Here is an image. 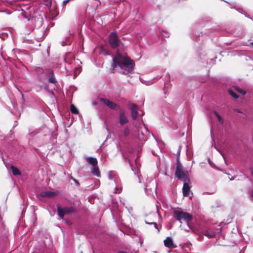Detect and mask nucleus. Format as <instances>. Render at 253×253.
I'll return each mask as SVG.
<instances>
[{"instance_id": "obj_1", "label": "nucleus", "mask_w": 253, "mask_h": 253, "mask_svg": "<svg viewBox=\"0 0 253 253\" xmlns=\"http://www.w3.org/2000/svg\"><path fill=\"white\" fill-rule=\"evenodd\" d=\"M117 66L122 70L125 68V70L120 71V73L125 75H128L133 73L135 63L133 60L127 56H123L120 50L117 49L116 55L112 57V67L114 69Z\"/></svg>"}, {"instance_id": "obj_2", "label": "nucleus", "mask_w": 253, "mask_h": 253, "mask_svg": "<svg viewBox=\"0 0 253 253\" xmlns=\"http://www.w3.org/2000/svg\"><path fill=\"white\" fill-rule=\"evenodd\" d=\"M30 6L27 5L23 4L21 2H17V15L21 19H25L27 21L30 20V15L27 10Z\"/></svg>"}, {"instance_id": "obj_3", "label": "nucleus", "mask_w": 253, "mask_h": 253, "mask_svg": "<svg viewBox=\"0 0 253 253\" xmlns=\"http://www.w3.org/2000/svg\"><path fill=\"white\" fill-rule=\"evenodd\" d=\"M173 217L180 223L182 220L186 222H189L193 219V215L189 212L175 210L173 212Z\"/></svg>"}, {"instance_id": "obj_4", "label": "nucleus", "mask_w": 253, "mask_h": 253, "mask_svg": "<svg viewBox=\"0 0 253 253\" xmlns=\"http://www.w3.org/2000/svg\"><path fill=\"white\" fill-rule=\"evenodd\" d=\"M108 42L110 47L114 49L117 48L122 43L116 30L111 32L109 34Z\"/></svg>"}, {"instance_id": "obj_5", "label": "nucleus", "mask_w": 253, "mask_h": 253, "mask_svg": "<svg viewBox=\"0 0 253 253\" xmlns=\"http://www.w3.org/2000/svg\"><path fill=\"white\" fill-rule=\"evenodd\" d=\"M191 187L190 179L183 181L182 192L184 197H188L189 195Z\"/></svg>"}, {"instance_id": "obj_6", "label": "nucleus", "mask_w": 253, "mask_h": 253, "mask_svg": "<svg viewBox=\"0 0 253 253\" xmlns=\"http://www.w3.org/2000/svg\"><path fill=\"white\" fill-rule=\"evenodd\" d=\"M28 175L26 172H22L20 169L17 168V182L20 184H22L27 178Z\"/></svg>"}, {"instance_id": "obj_7", "label": "nucleus", "mask_w": 253, "mask_h": 253, "mask_svg": "<svg viewBox=\"0 0 253 253\" xmlns=\"http://www.w3.org/2000/svg\"><path fill=\"white\" fill-rule=\"evenodd\" d=\"M46 76L48 77V82L49 83L56 84H57V80L56 79L54 72L51 70H48L45 72Z\"/></svg>"}, {"instance_id": "obj_8", "label": "nucleus", "mask_w": 253, "mask_h": 253, "mask_svg": "<svg viewBox=\"0 0 253 253\" xmlns=\"http://www.w3.org/2000/svg\"><path fill=\"white\" fill-rule=\"evenodd\" d=\"M119 122L121 126H123L128 122V120L126 116L125 112L123 110H121L120 111Z\"/></svg>"}, {"instance_id": "obj_9", "label": "nucleus", "mask_w": 253, "mask_h": 253, "mask_svg": "<svg viewBox=\"0 0 253 253\" xmlns=\"http://www.w3.org/2000/svg\"><path fill=\"white\" fill-rule=\"evenodd\" d=\"M102 100L106 106L111 109L117 110L120 109V107L117 104L112 101L107 99H102Z\"/></svg>"}, {"instance_id": "obj_10", "label": "nucleus", "mask_w": 253, "mask_h": 253, "mask_svg": "<svg viewBox=\"0 0 253 253\" xmlns=\"http://www.w3.org/2000/svg\"><path fill=\"white\" fill-rule=\"evenodd\" d=\"M186 171L183 170H175V175L179 179L182 180L183 181H186V179H190L187 176Z\"/></svg>"}, {"instance_id": "obj_11", "label": "nucleus", "mask_w": 253, "mask_h": 253, "mask_svg": "<svg viewBox=\"0 0 253 253\" xmlns=\"http://www.w3.org/2000/svg\"><path fill=\"white\" fill-rule=\"evenodd\" d=\"M131 110V117L132 120H135L137 118L138 112L137 111V106L134 103H132L130 106Z\"/></svg>"}, {"instance_id": "obj_12", "label": "nucleus", "mask_w": 253, "mask_h": 253, "mask_svg": "<svg viewBox=\"0 0 253 253\" xmlns=\"http://www.w3.org/2000/svg\"><path fill=\"white\" fill-rule=\"evenodd\" d=\"M164 245L169 248H173L176 247L174 245L172 238L171 237H168L165 240H164Z\"/></svg>"}, {"instance_id": "obj_13", "label": "nucleus", "mask_w": 253, "mask_h": 253, "mask_svg": "<svg viewBox=\"0 0 253 253\" xmlns=\"http://www.w3.org/2000/svg\"><path fill=\"white\" fill-rule=\"evenodd\" d=\"M40 195L42 198H52L56 195V193L54 191H45L40 193Z\"/></svg>"}, {"instance_id": "obj_14", "label": "nucleus", "mask_w": 253, "mask_h": 253, "mask_svg": "<svg viewBox=\"0 0 253 253\" xmlns=\"http://www.w3.org/2000/svg\"><path fill=\"white\" fill-rule=\"evenodd\" d=\"M62 209L64 210V212L66 213V214H71L72 213H75L77 211L76 208L73 206L65 207L64 208H62Z\"/></svg>"}, {"instance_id": "obj_15", "label": "nucleus", "mask_w": 253, "mask_h": 253, "mask_svg": "<svg viewBox=\"0 0 253 253\" xmlns=\"http://www.w3.org/2000/svg\"><path fill=\"white\" fill-rule=\"evenodd\" d=\"M91 171L92 174L93 175H95L98 177H100L101 176L100 172L97 165L91 166Z\"/></svg>"}, {"instance_id": "obj_16", "label": "nucleus", "mask_w": 253, "mask_h": 253, "mask_svg": "<svg viewBox=\"0 0 253 253\" xmlns=\"http://www.w3.org/2000/svg\"><path fill=\"white\" fill-rule=\"evenodd\" d=\"M47 129V128L45 127H42V128H40L39 129H36L33 131H31L30 129H29V133L28 135L31 137H34L36 134L41 133V130Z\"/></svg>"}, {"instance_id": "obj_17", "label": "nucleus", "mask_w": 253, "mask_h": 253, "mask_svg": "<svg viewBox=\"0 0 253 253\" xmlns=\"http://www.w3.org/2000/svg\"><path fill=\"white\" fill-rule=\"evenodd\" d=\"M88 164L91 165V166L97 165V160L96 158L92 157H88L86 158Z\"/></svg>"}, {"instance_id": "obj_18", "label": "nucleus", "mask_w": 253, "mask_h": 253, "mask_svg": "<svg viewBox=\"0 0 253 253\" xmlns=\"http://www.w3.org/2000/svg\"><path fill=\"white\" fill-rule=\"evenodd\" d=\"M57 211L58 215L62 219H64V217L66 213L64 212L62 208L59 206L57 207Z\"/></svg>"}, {"instance_id": "obj_19", "label": "nucleus", "mask_w": 253, "mask_h": 253, "mask_svg": "<svg viewBox=\"0 0 253 253\" xmlns=\"http://www.w3.org/2000/svg\"><path fill=\"white\" fill-rule=\"evenodd\" d=\"M203 234L208 237L209 239L214 238L215 236V232H213V233L210 234L207 230H203Z\"/></svg>"}, {"instance_id": "obj_20", "label": "nucleus", "mask_w": 253, "mask_h": 253, "mask_svg": "<svg viewBox=\"0 0 253 253\" xmlns=\"http://www.w3.org/2000/svg\"><path fill=\"white\" fill-rule=\"evenodd\" d=\"M176 167L175 170H182L183 167L180 161L179 158L178 157L176 160Z\"/></svg>"}, {"instance_id": "obj_21", "label": "nucleus", "mask_w": 253, "mask_h": 253, "mask_svg": "<svg viewBox=\"0 0 253 253\" xmlns=\"http://www.w3.org/2000/svg\"><path fill=\"white\" fill-rule=\"evenodd\" d=\"M70 111L73 114H78L79 113L78 109L73 104L70 105Z\"/></svg>"}, {"instance_id": "obj_22", "label": "nucleus", "mask_w": 253, "mask_h": 253, "mask_svg": "<svg viewBox=\"0 0 253 253\" xmlns=\"http://www.w3.org/2000/svg\"><path fill=\"white\" fill-rule=\"evenodd\" d=\"M214 114L218 119L219 124L221 125L223 124L224 123V120L221 116L220 115L219 113L216 111H214Z\"/></svg>"}, {"instance_id": "obj_23", "label": "nucleus", "mask_w": 253, "mask_h": 253, "mask_svg": "<svg viewBox=\"0 0 253 253\" xmlns=\"http://www.w3.org/2000/svg\"><path fill=\"white\" fill-rule=\"evenodd\" d=\"M5 166H6V167L7 168V169L8 170V171H9L10 170H11L13 175L16 176V167H15L13 165L9 166V165H6Z\"/></svg>"}, {"instance_id": "obj_24", "label": "nucleus", "mask_w": 253, "mask_h": 253, "mask_svg": "<svg viewBox=\"0 0 253 253\" xmlns=\"http://www.w3.org/2000/svg\"><path fill=\"white\" fill-rule=\"evenodd\" d=\"M200 34H202V35H203L204 34V32H200V33L197 32V33L196 34L195 36L192 37L193 40L195 41L196 42L199 41L200 40L198 38L199 37H200ZM204 34L207 35L208 34L206 32H204Z\"/></svg>"}, {"instance_id": "obj_25", "label": "nucleus", "mask_w": 253, "mask_h": 253, "mask_svg": "<svg viewBox=\"0 0 253 253\" xmlns=\"http://www.w3.org/2000/svg\"><path fill=\"white\" fill-rule=\"evenodd\" d=\"M229 94L235 99L239 98V95L232 89H229L228 90Z\"/></svg>"}, {"instance_id": "obj_26", "label": "nucleus", "mask_w": 253, "mask_h": 253, "mask_svg": "<svg viewBox=\"0 0 253 253\" xmlns=\"http://www.w3.org/2000/svg\"><path fill=\"white\" fill-rule=\"evenodd\" d=\"M17 97H20V99L22 100V101L24 100V95L22 93L21 91L19 89V88L17 87Z\"/></svg>"}, {"instance_id": "obj_27", "label": "nucleus", "mask_w": 253, "mask_h": 253, "mask_svg": "<svg viewBox=\"0 0 253 253\" xmlns=\"http://www.w3.org/2000/svg\"><path fill=\"white\" fill-rule=\"evenodd\" d=\"M235 89L239 93H241V94H242L243 95H245L247 93L246 91H245L238 87H236Z\"/></svg>"}, {"instance_id": "obj_28", "label": "nucleus", "mask_w": 253, "mask_h": 253, "mask_svg": "<svg viewBox=\"0 0 253 253\" xmlns=\"http://www.w3.org/2000/svg\"><path fill=\"white\" fill-rule=\"evenodd\" d=\"M101 53L104 56L110 55L111 54V53L109 51H108L104 49H101Z\"/></svg>"}, {"instance_id": "obj_29", "label": "nucleus", "mask_w": 253, "mask_h": 253, "mask_svg": "<svg viewBox=\"0 0 253 253\" xmlns=\"http://www.w3.org/2000/svg\"><path fill=\"white\" fill-rule=\"evenodd\" d=\"M129 129L128 127L127 126L124 129V135H125V136L127 137L129 135Z\"/></svg>"}, {"instance_id": "obj_30", "label": "nucleus", "mask_w": 253, "mask_h": 253, "mask_svg": "<svg viewBox=\"0 0 253 253\" xmlns=\"http://www.w3.org/2000/svg\"><path fill=\"white\" fill-rule=\"evenodd\" d=\"M161 33L162 35L165 38H169V34L167 32L162 31Z\"/></svg>"}, {"instance_id": "obj_31", "label": "nucleus", "mask_w": 253, "mask_h": 253, "mask_svg": "<svg viewBox=\"0 0 253 253\" xmlns=\"http://www.w3.org/2000/svg\"><path fill=\"white\" fill-rule=\"evenodd\" d=\"M237 11H238L239 12H240V13H242L243 14H244L245 13V11L243 9V8L241 7H239L238 6L237 8Z\"/></svg>"}, {"instance_id": "obj_32", "label": "nucleus", "mask_w": 253, "mask_h": 253, "mask_svg": "<svg viewBox=\"0 0 253 253\" xmlns=\"http://www.w3.org/2000/svg\"><path fill=\"white\" fill-rule=\"evenodd\" d=\"M70 179L72 180L75 183L77 186H79L80 185L79 182L75 178L71 177Z\"/></svg>"}, {"instance_id": "obj_33", "label": "nucleus", "mask_w": 253, "mask_h": 253, "mask_svg": "<svg viewBox=\"0 0 253 253\" xmlns=\"http://www.w3.org/2000/svg\"><path fill=\"white\" fill-rule=\"evenodd\" d=\"M63 220H64V222H65V223L68 225L71 226L73 224L72 222L70 220L66 219H63Z\"/></svg>"}, {"instance_id": "obj_34", "label": "nucleus", "mask_w": 253, "mask_h": 253, "mask_svg": "<svg viewBox=\"0 0 253 253\" xmlns=\"http://www.w3.org/2000/svg\"><path fill=\"white\" fill-rule=\"evenodd\" d=\"M153 225H154V227L157 230L158 233H159L160 232V229L158 228L157 223L155 222H153Z\"/></svg>"}, {"instance_id": "obj_35", "label": "nucleus", "mask_w": 253, "mask_h": 253, "mask_svg": "<svg viewBox=\"0 0 253 253\" xmlns=\"http://www.w3.org/2000/svg\"><path fill=\"white\" fill-rule=\"evenodd\" d=\"M208 163L212 167H213V166H214V164L211 161L210 159L209 158H208Z\"/></svg>"}, {"instance_id": "obj_36", "label": "nucleus", "mask_w": 253, "mask_h": 253, "mask_svg": "<svg viewBox=\"0 0 253 253\" xmlns=\"http://www.w3.org/2000/svg\"><path fill=\"white\" fill-rule=\"evenodd\" d=\"M72 0H64L62 2V6H64L67 3H68L69 1H71Z\"/></svg>"}, {"instance_id": "obj_37", "label": "nucleus", "mask_w": 253, "mask_h": 253, "mask_svg": "<svg viewBox=\"0 0 253 253\" xmlns=\"http://www.w3.org/2000/svg\"><path fill=\"white\" fill-rule=\"evenodd\" d=\"M145 223L146 224H148V225H153V222H148L146 220L145 221Z\"/></svg>"}, {"instance_id": "obj_38", "label": "nucleus", "mask_w": 253, "mask_h": 253, "mask_svg": "<svg viewBox=\"0 0 253 253\" xmlns=\"http://www.w3.org/2000/svg\"><path fill=\"white\" fill-rule=\"evenodd\" d=\"M244 15H245V16L246 17H247V18H250V19H252V20H253L252 18H251V16H250L249 15L247 14V13H245Z\"/></svg>"}, {"instance_id": "obj_39", "label": "nucleus", "mask_w": 253, "mask_h": 253, "mask_svg": "<svg viewBox=\"0 0 253 253\" xmlns=\"http://www.w3.org/2000/svg\"><path fill=\"white\" fill-rule=\"evenodd\" d=\"M235 111L236 112H237V113H242V111L240 109H235Z\"/></svg>"}, {"instance_id": "obj_40", "label": "nucleus", "mask_w": 253, "mask_h": 253, "mask_svg": "<svg viewBox=\"0 0 253 253\" xmlns=\"http://www.w3.org/2000/svg\"><path fill=\"white\" fill-rule=\"evenodd\" d=\"M251 173L253 176V167H251L250 169Z\"/></svg>"}, {"instance_id": "obj_41", "label": "nucleus", "mask_w": 253, "mask_h": 253, "mask_svg": "<svg viewBox=\"0 0 253 253\" xmlns=\"http://www.w3.org/2000/svg\"><path fill=\"white\" fill-rule=\"evenodd\" d=\"M238 6H237L236 5H232L231 6V8H234V9H235L236 10H237V8L238 7Z\"/></svg>"}, {"instance_id": "obj_42", "label": "nucleus", "mask_w": 253, "mask_h": 253, "mask_svg": "<svg viewBox=\"0 0 253 253\" xmlns=\"http://www.w3.org/2000/svg\"><path fill=\"white\" fill-rule=\"evenodd\" d=\"M197 54L198 55V56H201V52L199 50L197 51Z\"/></svg>"}, {"instance_id": "obj_43", "label": "nucleus", "mask_w": 253, "mask_h": 253, "mask_svg": "<svg viewBox=\"0 0 253 253\" xmlns=\"http://www.w3.org/2000/svg\"><path fill=\"white\" fill-rule=\"evenodd\" d=\"M109 178L110 179H112L113 178L112 176L110 174H109Z\"/></svg>"}, {"instance_id": "obj_44", "label": "nucleus", "mask_w": 253, "mask_h": 253, "mask_svg": "<svg viewBox=\"0 0 253 253\" xmlns=\"http://www.w3.org/2000/svg\"><path fill=\"white\" fill-rule=\"evenodd\" d=\"M5 12H6L8 14H10L11 13V12H9L8 10H6Z\"/></svg>"}, {"instance_id": "obj_45", "label": "nucleus", "mask_w": 253, "mask_h": 253, "mask_svg": "<svg viewBox=\"0 0 253 253\" xmlns=\"http://www.w3.org/2000/svg\"><path fill=\"white\" fill-rule=\"evenodd\" d=\"M250 45L253 47V41L250 42Z\"/></svg>"}, {"instance_id": "obj_46", "label": "nucleus", "mask_w": 253, "mask_h": 253, "mask_svg": "<svg viewBox=\"0 0 253 253\" xmlns=\"http://www.w3.org/2000/svg\"><path fill=\"white\" fill-rule=\"evenodd\" d=\"M16 62H17V64L18 63H21V62H20V61H19V59H18L17 58Z\"/></svg>"}, {"instance_id": "obj_47", "label": "nucleus", "mask_w": 253, "mask_h": 253, "mask_svg": "<svg viewBox=\"0 0 253 253\" xmlns=\"http://www.w3.org/2000/svg\"><path fill=\"white\" fill-rule=\"evenodd\" d=\"M180 148H179V150H178V152H177V154H178V155H180Z\"/></svg>"}, {"instance_id": "obj_48", "label": "nucleus", "mask_w": 253, "mask_h": 253, "mask_svg": "<svg viewBox=\"0 0 253 253\" xmlns=\"http://www.w3.org/2000/svg\"><path fill=\"white\" fill-rule=\"evenodd\" d=\"M251 196L253 198V191H251Z\"/></svg>"}, {"instance_id": "obj_49", "label": "nucleus", "mask_w": 253, "mask_h": 253, "mask_svg": "<svg viewBox=\"0 0 253 253\" xmlns=\"http://www.w3.org/2000/svg\"><path fill=\"white\" fill-rule=\"evenodd\" d=\"M234 179V178L233 177L230 178V180H233Z\"/></svg>"}, {"instance_id": "obj_50", "label": "nucleus", "mask_w": 253, "mask_h": 253, "mask_svg": "<svg viewBox=\"0 0 253 253\" xmlns=\"http://www.w3.org/2000/svg\"><path fill=\"white\" fill-rule=\"evenodd\" d=\"M93 105H96L97 104V102L94 101V102H93Z\"/></svg>"}, {"instance_id": "obj_51", "label": "nucleus", "mask_w": 253, "mask_h": 253, "mask_svg": "<svg viewBox=\"0 0 253 253\" xmlns=\"http://www.w3.org/2000/svg\"><path fill=\"white\" fill-rule=\"evenodd\" d=\"M161 78V76H158V77H157V79H160Z\"/></svg>"}, {"instance_id": "obj_52", "label": "nucleus", "mask_w": 253, "mask_h": 253, "mask_svg": "<svg viewBox=\"0 0 253 253\" xmlns=\"http://www.w3.org/2000/svg\"><path fill=\"white\" fill-rule=\"evenodd\" d=\"M219 232H221V228H219Z\"/></svg>"}, {"instance_id": "obj_53", "label": "nucleus", "mask_w": 253, "mask_h": 253, "mask_svg": "<svg viewBox=\"0 0 253 253\" xmlns=\"http://www.w3.org/2000/svg\"><path fill=\"white\" fill-rule=\"evenodd\" d=\"M140 81H141V83H143L142 80H141V79L140 78Z\"/></svg>"}, {"instance_id": "obj_54", "label": "nucleus", "mask_w": 253, "mask_h": 253, "mask_svg": "<svg viewBox=\"0 0 253 253\" xmlns=\"http://www.w3.org/2000/svg\"><path fill=\"white\" fill-rule=\"evenodd\" d=\"M164 93L166 94V90H164Z\"/></svg>"}]
</instances>
